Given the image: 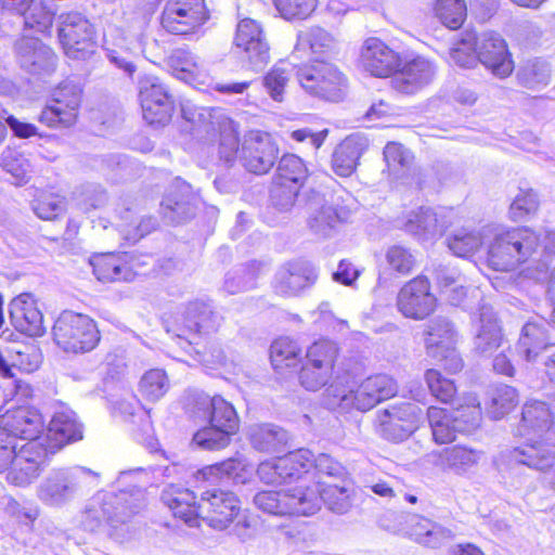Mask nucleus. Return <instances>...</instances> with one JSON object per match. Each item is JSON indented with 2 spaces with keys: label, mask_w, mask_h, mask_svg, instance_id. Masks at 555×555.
I'll return each mask as SVG.
<instances>
[{
  "label": "nucleus",
  "mask_w": 555,
  "mask_h": 555,
  "mask_svg": "<svg viewBox=\"0 0 555 555\" xmlns=\"http://www.w3.org/2000/svg\"><path fill=\"white\" fill-rule=\"evenodd\" d=\"M145 501L144 489L137 486L118 492H98L86 505L82 526L91 532L98 531L105 525L113 530H122L145 506Z\"/></svg>",
  "instance_id": "1"
},
{
  "label": "nucleus",
  "mask_w": 555,
  "mask_h": 555,
  "mask_svg": "<svg viewBox=\"0 0 555 555\" xmlns=\"http://www.w3.org/2000/svg\"><path fill=\"white\" fill-rule=\"evenodd\" d=\"M397 392L398 385L393 378L377 374L365 378L354 390L347 391L331 385L325 391L324 404L333 411L347 413L354 409L365 412L395 397Z\"/></svg>",
  "instance_id": "2"
},
{
  "label": "nucleus",
  "mask_w": 555,
  "mask_h": 555,
  "mask_svg": "<svg viewBox=\"0 0 555 555\" xmlns=\"http://www.w3.org/2000/svg\"><path fill=\"white\" fill-rule=\"evenodd\" d=\"M50 453L53 451L40 439L21 447L8 441L0 446V473L9 468L7 480L10 483L17 487L29 486L39 477Z\"/></svg>",
  "instance_id": "3"
},
{
  "label": "nucleus",
  "mask_w": 555,
  "mask_h": 555,
  "mask_svg": "<svg viewBox=\"0 0 555 555\" xmlns=\"http://www.w3.org/2000/svg\"><path fill=\"white\" fill-rule=\"evenodd\" d=\"M99 478V473L82 466L52 469L39 485L38 498L47 505L63 506L96 487Z\"/></svg>",
  "instance_id": "4"
},
{
  "label": "nucleus",
  "mask_w": 555,
  "mask_h": 555,
  "mask_svg": "<svg viewBox=\"0 0 555 555\" xmlns=\"http://www.w3.org/2000/svg\"><path fill=\"white\" fill-rule=\"evenodd\" d=\"M540 236L528 228H515L494 236L488 249V263L496 271H511L525 262L539 247Z\"/></svg>",
  "instance_id": "5"
},
{
  "label": "nucleus",
  "mask_w": 555,
  "mask_h": 555,
  "mask_svg": "<svg viewBox=\"0 0 555 555\" xmlns=\"http://www.w3.org/2000/svg\"><path fill=\"white\" fill-rule=\"evenodd\" d=\"M53 339L66 352L85 353L100 341V332L93 319L87 314L65 310L55 320Z\"/></svg>",
  "instance_id": "6"
},
{
  "label": "nucleus",
  "mask_w": 555,
  "mask_h": 555,
  "mask_svg": "<svg viewBox=\"0 0 555 555\" xmlns=\"http://www.w3.org/2000/svg\"><path fill=\"white\" fill-rule=\"evenodd\" d=\"M295 75L299 85L312 95L333 102L343 98L344 75L324 60L315 59L312 63L300 66Z\"/></svg>",
  "instance_id": "7"
},
{
  "label": "nucleus",
  "mask_w": 555,
  "mask_h": 555,
  "mask_svg": "<svg viewBox=\"0 0 555 555\" xmlns=\"http://www.w3.org/2000/svg\"><path fill=\"white\" fill-rule=\"evenodd\" d=\"M423 414V410L412 402L389 405L376 412L375 431L388 441L401 442L418 428Z\"/></svg>",
  "instance_id": "8"
},
{
  "label": "nucleus",
  "mask_w": 555,
  "mask_h": 555,
  "mask_svg": "<svg viewBox=\"0 0 555 555\" xmlns=\"http://www.w3.org/2000/svg\"><path fill=\"white\" fill-rule=\"evenodd\" d=\"M254 505L270 515H302L315 513L317 496L313 491L302 492V485L287 491H259Z\"/></svg>",
  "instance_id": "9"
},
{
  "label": "nucleus",
  "mask_w": 555,
  "mask_h": 555,
  "mask_svg": "<svg viewBox=\"0 0 555 555\" xmlns=\"http://www.w3.org/2000/svg\"><path fill=\"white\" fill-rule=\"evenodd\" d=\"M222 317L214 310L209 301H190L182 314V323L176 324L173 335L179 339L178 344L183 348L197 345L201 335L218 331Z\"/></svg>",
  "instance_id": "10"
},
{
  "label": "nucleus",
  "mask_w": 555,
  "mask_h": 555,
  "mask_svg": "<svg viewBox=\"0 0 555 555\" xmlns=\"http://www.w3.org/2000/svg\"><path fill=\"white\" fill-rule=\"evenodd\" d=\"M57 22L60 42L68 57L85 60L94 52V28L85 15L65 12L59 15Z\"/></svg>",
  "instance_id": "11"
},
{
  "label": "nucleus",
  "mask_w": 555,
  "mask_h": 555,
  "mask_svg": "<svg viewBox=\"0 0 555 555\" xmlns=\"http://www.w3.org/2000/svg\"><path fill=\"white\" fill-rule=\"evenodd\" d=\"M81 98L80 83L72 79L63 80L52 92V104L41 111L38 120L51 128L73 126L77 120Z\"/></svg>",
  "instance_id": "12"
},
{
  "label": "nucleus",
  "mask_w": 555,
  "mask_h": 555,
  "mask_svg": "<svg viewBox=\"0 0 555 555\" xmlns=\"http://www.w3.org/2000/svg\"><path fill=\"white\" fill-rule=\"evenodd\" d=\"M139 98L143 118L155 126H164L171 119L175 100L168 87L155 76H144L139 81Z\"/></svg>",
  "instance_id": "13"
},
{
  "label": "nucleus",
  "mask_w": 555,
  "mask_h": 555,
  "mask_svg": "<svg viewBox=\"0 0 555 555\" xmlns=\"http://www.w3.org/2000/svg\"><path fill=\"white\" fill-rule=\"evenodd\" d=\"M234 44L240 50L242 61L254 70H262L270 62V47L261 25L253 18L238 22Z\"/></svg>",
  "instance_id": "14"
},
{
  "label": "nucleus",
  "mask_w": 555,
  "mask_h": 555,
  "mask_svg": "<svg viewBox=\"0 0 555 555\" xmlns=\"http://www.w3.org/2000/svg\"><path fill=\"white\" fill-rule=\"evenodd\" d=\"M209 15L204 0H167L162 26L173 35H189L202 26Z\"/></svg>",
  "instance_id": "15"
},
{
  "label": "nucleus",
  "mask_w": 555,
  "mask_h": 555,
  "mask_svg": "<svg viewBox=\"0 0 555 555\" xmlns=\"http://www.w3.org/2000/svg\"><path fill=\"white\" fill-rule=\"evenodd\" d=\"M43 422L41 414L29 406H18L8 410L0 415V442L5 444L8 441L16 443L15 439L28 440L40 439L47 442L42 435Z\"/></svg>",
  "instance_id": "16"
},
{
  "label": "nucleus",
  "mask_w": 555,
  "mask_h": 555,
  "mask_svg": "<svg viewBox=\"0 0 555 555\" xmlns=\"http://www.w3.org/2000/svg\"><path fill=\"white\" fill-rule=\"evenodd\" d=\"M312 462V452L299 449L285 456L261 462L257 468L259 479L267 485L292 482L307 473Z\"/></svg>",
  "instance_id": "17"
},
{
  "label": "nucleus",
  "mask_w": 555,
  "mask_h": 555,
  "mask_svg": "<svg viewBox=\"0 0 555 555\" xmlns=\"http://www.w3.org/2000/svg\"><path fill=\"white\" fill-rule=\"evenodd\" d=\"M197 508L199 519L214 529L223 530L238 515L240 501L233 492L212 488L201 493Z\"/></svg>",
  "instance_id": "18"
},
{
  "label": "nucleus",
  "mask_w": 555,
  "mask_h": 555,
  "mask_svg": "<svg viewBox=\"0 0 555 555\" xmlns=\"http://www.w3.org/2000/svg\"><path fill=\"white\" fill-rule=\"evenodd\" d=\"M198 203V196L191 184L177 177L160 203L163 218L172 224L185 222L195 216Z\"/></svg>",
  "instance_id": "19"
},
{
  "label": "nucleus",
  "mask_w": 555,
  "mask_h": 555,
  "mask_svg": "<svg viewBox=\"0 0 555 555\" xmlns=\"http://www.w3.org/2000/svg\"><path fill=\"white\" fill-rule=\"evenodd\" d=\"M279 149L268 133L250 132L244 138L238 159L255 175L267 173L275 164Z\"/></svg>",
  "instance_id": "20"
},
{
  "label": "nucleus",
  "mask_w": 555,
  "mask_h": 555,
  "mask_svg": "<svg viewBox=\"0 0 555 555\" xmlns=\"http://www.w3.org/2000/svg\"><path fill=\"white\" fill-rule=\"evenodd\" d=\"M437 299L430 292L426 276H417L409 281L398 293L397 307L405 317L423 320L434 312Z\"/></svg>",
  "instance_id": "21"
},
{
  "label": "nucleus",
  "mask_w": 555,
  "mask_h": 555,
  "mask_svg": "<svg viewBox=\"0 0 555 555\" xmlns=\"http://www.w3.org/2000/svg\"><path fill=\"white\" fill-rule=\"evenodd\" d=\"M317 268L307 260H295L281 266L273 280L274 292L283 297L298 296L318 280Z\"/></svg>",
  "instance_id": "22"
},
{
  "label": "nucleus",
  "mask_w": 555,
  "mask_h": 555,
  "mask_svg": "<svg viewBox=\"0 0 555 555\" xmlns=\"http://www.w3.org/2000/svg\"><path fill=\"white\" fill-rule=\"evenodd\" d=\"M533 434L540 439L551 443L552 435L555 434V397L553 400V410L543 401L527 402L521 412V418L516 435L526 436ZM535 439H528L526 442H533Z\"/></svg>",
  "instance_id": "23"
},
{
  "label": "nucleus",
  "mask_w": 555,
  "mask_h": 555,
  "mask_svg": "<svg viewBox=\"0 0 555 555\" xmlns=\"http://www.w3.org/2000/svg\"><path fill=\"white\" fill-rule=\"evenodd\" d=\"M437 73L436 65L428 59L417 55L401 61V66L391 78L392 88L403 94H414L433 82Z\"/></svg>",
  "instance_id": "24"
},
{
  "label": "nucleus",
  "mask_w": 555,
  "mask_h": 555,
  "mask_svg": "<svg viewBox=\"0 0 555 555\" xmlns=\"http://www.w3.org/2000/svg\"><path fill=\"white\" fill-rule=\"evenodd\" d=\"M477 63L480 62L498 78L508 77L514 69V62L505 41L495 33H483L477 36Z\"/></svg>",
  "instance_id": "25"
},
{
  "label": "nucleus",
  "mask_w": 555,
  "mask_h": 555,
  "mask_svg": "<svg viewBox=\"0 0 555 555\" xmlns=\"http://www.w3.org/2000/svg\"><path fill=\"white\" fill-rule=\"evenodd\" d=\"M16 57L22 68L33 75H49L54 72L56 56L52 49L38 38L23 36L14 44Z\"/></svg>",
  "instance_id": "26"
},
{
  "label": "nucleus",
  "mask_w": 555,
  "mask_h": 555,
  "mask_svg": "<svg viewBox=\"0 0 555 555\" xmlns=\"http://www.w3.org/2000/svg\"><path fill=\"white\" fill-rule=\"evenodd\" d=\"M360 64L372 76L385 78L393 76L401 66V57L384 41L372 37L367 38L361 47Z\"/></svg>",
  "instance_id": "27"
},
{
  "label": "nucleus",
  "mask_w": 555,
  "mask_h": 555,
  "mask_svg": "<svg viewBox=\"0 0 555 555\" xmlns=\"http://www.w3.org/2000/svg\"><path fill=\"white\" fill-rule=\"evenodd\" d=\"M10 319L13 326L28 336H41L46 332L43 315L29 294H22L10 302Z\"/></svg>",
  "instance_id": "28"
},
{
  "label": "nucleus",
  "mask_w": 555,
  "mask_h": 555,
  "mask_svg": "<svg viewBox=\"0 0 555 555\" xmlns=\"http://www.w3.org/2000/svg\"><path fill=\"white\" fill-rule=\"evenodd\" d=\"M162 502L168 506L173 516L182 519L190 527L199 526V501L196 494L180 485L170 483L164 488Z\"/></svg>",
  "instance_id": "29"
},
{
  "label": "nucleus",
  "mask_w": 555,
  "mask_h": 555,
  "mask_svg": "<svg viewBox=\"0 0 555 555\" xmlns=\"http://www.w3.org/2000/svg\"><path fill=\"white\" fill-rule=\"evenodd\" d=\"M367 149V139L360 134L348 135L332 154V169L339 177H350L357 169L358 162Z\"/></svg>",
  "instance_id": "30"
},
{
  "label": "nucleus",
  "mask_w": 555,
  "mask_h": 555,
  "mask_svg": "<svg viewBox=\"0 0 555 555\" xmlns=\"http://www.w3.org/2000/svg\"><path fill=\"white\" fill-rule=\"evenodd\" d=\"M48 438L55 441L59 447L82 438V427L77 421L76 413L64 404H60L49 423Z\"/></svg>",
  "instance_id": "31"
},
{
  "label": "nucleus",
  "mask_w": 555,
  "mask_h": 555,
  "mask_svg": "<svg viewBox=\"0 0 555 555\" xmlns=\"http://www.w3.org/2000/svg\"><path fill=\"white\" fill-rule=\"evenodd\" d=\"M480 328L474 339L475 350L482 356H490L503 343L501 326L492 307L481 305L479 307Z\"/></svg>",
  "instance_id": "32"
},
{
  "label": "nucleus",
  "mask_w": 555,
  "mask_h": 555,
  "mask_svg": "<svg viewBox=\"0 0 555 555\" xmlns=\"http://www.w3.org/2000/svg\"><path fill=\"white\" fill-rule=\"evenodd\" d=\"M249 440L254 449L267 453L284 452L289 446V434L275 424H260L253 426Z\"/></svg>",
  "instance_id": "33"
},
{
  "label": "nucleus",
  "mask_w": 555,
  "mask_h": 555,
  "mask_svg": "<svg viewBox=\"0 0 555 555\" xmlns=\"http://www.w3.org/2000/svg\"><path fill=\"white\" fill-rule=\"evenodd\" d=\"M198 404L206 410L209 425L217 428L237 433L240 418L232 403L225 401L221 396H199Z\"/></svg>",
  "instance_id": "34"
},
{
  "label": "nucleus",
  "mask_w": 555,
  "mask_h": 555,
  "mask_svg": "<svg viewBox=\"0 0 555 555\" xmlns=\"http://www.w3.org/2000/svg\"><path fill=\"white\" fill-rule=\"evenodd\" d=\"M350 214L349 208L332 201L331 203H325L311 214L308 224L314 234L327 237L332 235L337 224L349 219Z\"/></svg>",
  "instance_id": "35"
},
{
  "label": "nucleus",
  "mask_w": 555,
  "mask_h": 555,
  "mask_svg": "<svg viewBox=\"0 0 555 555\" xmlns=\"http://www.w3.org/2000/svg\"><path fill=\"white\" fill-rule=\"evenodd\" d=\"M313 491L317 496L315 513L323 502L330 511L336 514H346L352 506L351 488L346 485H326L320 488L317 485L302 486V492Z\"/></svg>",
  "instance_id": "36"
},
{
  "label": "nucleus",
  "mask_w": 555,
  "mask_h": 555,
  "mask_svg": "<svg viewBox=\"0 0 555 555\" xmlns=\"http://www.w3.org/2000/svg\"><path fill=\"white\" fill-rule=\"evenodd\" d=\"M546 325L548 323L542 320L541 322L529 321L522 326L517 348L528 362L535 361L540 351L550 345Z\"/></svg>",
  "instance_id": "37"
},
{
  "label": "nucleus",
  "mask_w": 555,
  "mask_h": 555,
  "mask_svg": "<svg viewBox=\"0 0 555 555\" xmlns=\"http://www.w3.org/2000/svg\"><path fill=\"white\" fill-rule=\"evenodd\" d=\"M409 524L414 540L428 547H439L453 537L451 530L420 515H411Z\"/></svg>",
  "instance_id": "38"
},
{
  "label": "nucleus",
  "mask_w": 555,
  "mask_h": 555,
  "mask_svg": "<svg viewBox=\"0 0 555 555\" xmlns=\"http://www.w3.org/2000/svg\"><path fill=\"white\" fill-rule=\"evenodd\" d=\"M91 264L94 275L101 282H129L135 275L132 267L114 254L96 256Z\"/></svg>",
  "instance_id": "39"
},
{
  "label": "nucleus",
  "mask_w": 555,
  "mask_h": 555,
  "mask_svg": "<svg viewBox=\"0 0 555 555\" xmlns=\"http://www.w3.org/2000/svg\"><path fill=\"white\" fill-rule=\"evenodd\" d=\"M403 228L420 240H429L443 232V227L439 224L436 212L429 207H420L410 211Z\"/></svg>",
  "instance_id": "40"
},
{
  "label": "nucleus",
  "mask_w": 555,
  "mask_h": 555,
  "mask_svg": "<svg viewBox=\"0 0 555 555\" xmlns=\"http://www.w3.org/2000/svg\"><path fill=\"white\" fill-rule=\"evenodd\" d=\"M297 47L309 49L315 59L328 57L338 52V41L327 30L314 26L298 34Z\"/></svg>",
  "instance_id": "41"
},
{
  "label": "nucleus",
  "mask_w": 555,
  "mask_h": 555,
  "mask_svg": "<svg viewBox=\"0 0 555 555\" xmlns=\"http://www.w3.org/2000/svg\"><path fill=\"white\" fill-rule=\"evenodd\" d=\"M425 344L433 358L440 356V348L455 343L456 332L453 323L444 317H436L426 325Z\"/></svg>",
  "instance_id": "42"
},
{
  "label": "nucleus",
  "mask_w": 555,
  "mask_h": 555,
  "mask_svg": "<svg viewBox=\"0 0 555 555\" xmlns=\"http://www.w3.org/2000/svg\"><path fill=\"white\" fill-rule=\"evenodd\" d=\"M201 474L207 480L228 478L235 483H245L249 470L244 457H230L223 462L204 467Z\"/></svg>",
  "instance_id": "43"
},
{
  "label": "nucleus",
  "mask_w": 555,
  "mask_h": 555,
  "mask_svg": "<svg viewBox=\"0 0 555 555\" xmlns=\"http://www.w3.org/2000/svg\"><path fill=\"white\" fill-rule=\"evenodd\" d=\"M489 402L487 410L493 420H500L518 403L517 390L508 385L500 384L488 391Z\"/></svg>",
  "instance_id": "44"
},
{
  "label": "nucleus",
  "mask_w": 555,
  "mask_h": 555,
  "mask_svg": "<svg viewBox=\"0 0 555 555\" xmlns=\"http://www.w3.org/2000/svg\"><path fill=\"white\" fill-rule=\"evenodd\" d=\"M481 457V452L464 446L446 448L440 453L443 465L456 474H463L475 466Z\"/></svg>",
  "instance_id": "45"
},
{
  "label": "nucleus",
  "mask_w": 555,
  "mask_h": 555,
  "mask_svg": "<svg viewBox=\"0 0 555 555\" xmlns=\"http://www.w3.org/2000/svg\"><path fill=\"white\" fill-rule=\"evenodd\" d=\"M170 388V382L166 372L162 369L146 371L139 383L141 396L151 402L158 401Z\"/></svg>",
  "instance_id": "46"
},
{
  "label": "nucleus",
  "mask_w": 555,
  "mask_h": 555,
  "mask_svg": "<svg viewBox=\"0 0 555 555\" xmlns=\"http://www.w3.org/2000/svg\"><path fill=\"white\" fill-rule=\"evenodd\" d=\"M518 82L528 89L547 86L551 79L550 65L541 60L527 61L517 72Z\"/></svg>",
  "instance_id": "47"
},
{
  "label": "nucleus",
  "mask_w": 555,
  "mask_h": 555,
  "mask_svg": "<svg viewBox=\"0 0 555 555\" xmlns=\"http://www.w3.org/2000/svg\"><path fill=\"white\" fill-rule=\"evenodd\" d=\"M427 418L431 427L433 437L437 443H449L455 440L459 431L455 429L447 409L429 406L427 409Z\"/></svg>",
  "instance_id": "48"
},
{
  "label": "nucleus",
  "mask_w": 555,
  "mask_h": 555,
  "mask_svg": "<svg viewBox=\"0 0 555 555\" xmlns=\"http://www.w3.org/2000/svg\"><path fill=\"white\" fill-rule=\"evenodd\" d=\"M17 15L25 28L36 33L47 34L52 27L53 14L39 1L33 0L24 12H18Z\"/></svg>",
  "instance_id": "49"
},
{
  "label": "nucleus",
  "mask_w": 555,
  "mask_h": 555,
  "mask_svg": "<svg viewBox=\"0 0 555 555\" xmlns=\"http://www.w3.org/2000/svg\"><path fill=\"white\" fill-rule=\"evenodd\" d=\"M307 178L308 168L300 157L294 154L281 157L274 179L301 188Z\"/></svg>",
  "instance_id": "50"
},
{
  "label": "nucleus",
  "mask_w": 555,
  "mask_h": 555,
  "mask_svg": "<svg viewBox=\"0 0 555 555\" xmlns=\"http://www.w3.org/2000/svg\"><path fill=\"white\" fill-rule=\"evenodd\" d=\"M478 38L475 31H466L455 46L450 49V62L463 67L470 68L477 64L476 44Z\"/></svg>",
  "instance_id": "51"
},
{
  "label": "nucleus",
  "mask_w": 555,
  "mask_h": 555,
  "mask_svg": "<svg viewBox=\"0 0 555 555\" xmlns=\"http://www.w3.org/2000/svg\"><path fill=\"white\" fill-rule=\"evenodd\" d=\"M435 13L444 26L457 29L466 17V4L464 0H437Z\"/></svg>",
  "instance_id": "52"
},
{
  "label": "nucleus",
  "mask_w": 555,
  "mask_h": 555,
  "mask_svg": "<svg viewBox=\"0 0 555 555\" xmlns=\"http://www.w3.org/2000/svg\"><path fill=\"white\" fill-rule=\"evenodd\" d=\"M233 435L235 433L209 425L194 434L193 442L203 450L218 451L229 446Z\"/></svg>",
  "instance_id": "53"
},
{
  "label": "nucleus",
  "mask_w": 555,
  "mask_h": 555,
  "mask_svg": "<svg viewBox=\"0 0 555 555\" xmlns=\"http://www.w3.org/2000/svg\"><path fill=\"white\" fill-rule=\"evenodd\" d=\"M293 67L285 63L279 62L263 77V86L270 96L278 102L283 101V94L287 82L292 76Z\"/></svg>",
  "instance_id": "54"
},
{
  "label": "nucleus",
  "mask_w": 555,
  "mask_h": 555,
  "mask_svg": "<svg viewBox=\"0 0 555 555\" xmlns=\"http://www.w3.org/2000/svg\"><path fill=\"white\" fill-rule=\"evenodd\" d=\"M36 216L42 220H53L66 211V199L55 193H42L31 204Z\"/></svg>",
  "instance_id": "55"
},
{
  "label": "nucleus",
  "mask_w": 555,
  "mask_h": 555,
  "mask_svg": "<svg viewBox=\"0 0 555 555\" xmlns=\"http://www.w3.org/2000/svg\"><path fill=\"white\" fill-rule=\"evenodd\" d=\"M448 414H450L459 434H470L479 426L481 421V411L478 405L474 404L460 405L448 410Z\"/></svg>",
  "instance_id": "56"
},
{
  "label": "nucleus",
  "mask_w": 555,
  "mask_h": 555,
  "mask_svg": "<svg viewBox=\"0 0 555 555\" xmlns=\"http://www.w3.org/2000/svg\"><path fill=\"white\" fill-rule=\"evenodd\" d=\"M300 352L296 341L288 337L275 339L270 347V358L274 367L292 366Z\"/></svg>",
  "instance_id": "57"
},
{
  "label": "nucleus",
  "mask_w": 555,
  "mask_h": 555,
  "mask_svg": "<svg viewBox=\"0 0 555 555\" xmlns=\"http://www.w3.org/2000/svg\"><path fill=\"white\" fill-rule=\"evenodd\" d=\"M300 188L273 179L270 202L280 211H288L295 204Z\"/></svg>",
  "instance_id": "58"
},
{
  "label": "nucleus",
  "mask_w": 555,
  "mask_h": 555,
  "mask_svg": "<svg viewBox=\"0 0 555 555\" xmlns=\"http://www.w3.org/2000/svg\"><path fill=\"white\" fill-rule=\"evenodd\" d=\"M337 353L338 348L334 341L320 340L308 348L305 363L318 364L324 366L325 370H333Z\"/></svg>",
  "instance_id": "59"
},
{
  "label": "nucleus",
  "mask_w": 555,
  "mask_h": 555,
  "mask_svg": "<svg viewBox=\"0 0 555 555\" xmlns=\"http://www.w3.org/2000/svg\"><path fill=\"white\" fill-rule=\"evenodd\" d=\"M0 165L15 179V184H23L28 181L30 164L24 155L9 151L2 154Z\"/></svg>",
  "instance_id": "60"
},
{
  "label": "nucleus",
  "mask_w": 555,
  "mask_h": 555,
  "mask_svg": "<svg viewBox=\"0 0 555 555\" xmlns=\"http://www.w3.org/2000/svg\"><path fill=\"white\" fill-rule=\"evenodd\" d=\"M481 237L476 232L457 231L447 238L449 249L457 257H467L481 246Z\"/></svg>",
  "instance_id": "61"
},
{
  "label": "nucleus",
  "mask_w": 555,
  "mask_h": 555,
  "mask_svg": "<svg viewBox=\"0 0 555 555\" xmlns=\"http://www.w3.org/2000/svg\"><path fill=\"white\" fill-rule=\"evenodd\" d=\"M255 285V272L247 266H241L227 273L223 287L229 294H237L251 289Z\"/></svg>",
  "instance_id": "62"
},
{
  "label": "nucleus",
  "mask_w": 555,
  "mask_h": 555,
  "mask_svg": "<svg viewBox=\"0 0 555 555\" xmlns=\"http://www.w3.org/2000/svg\"><path fill=\"white\" fill-rule=\"evenodd\" d=\"M332 375V369L325 370L322 365L305 363L299 372V380L307 390L317 391L328 383Z\"/></svg>",
  "instance_id": "63"
},
{
  "label": "nucleus",
  "mask_w": 555,
  "mask_h": 555,
  "mask_svg": "<svg viewBox=\"0 0 555 555\" xmlns=\"http://www.w3.org/2000/svg\"><path fill=\"white\" fill-rule=\"evenodd\" d=\"M425 380L434 397L441 402H450L455 393L456 387L453 380L446 378L437 370L430 369L425 372Z\"/></svg>",
  "instance_id": "64"
}]
</instances>
